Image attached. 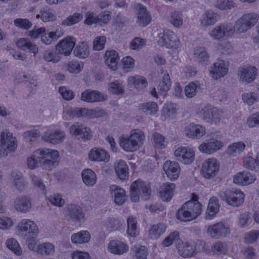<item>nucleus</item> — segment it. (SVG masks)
Masks as SVG:
<instances>
[{"instance_id": "f257e3e1", "label": "nucleus", "mask_w": 259, "mask_h": 259, "mask_svg": "<svg viewBox=\"0 0 259 259\" xmlns=\"http://www.w3.org/2000/svg\"><path fill=\"white\" fill-rule=\"evenodd\" d=\"M201 212L202 204L198 201L197 197L194 195L177 210L176 218L182 222H188L196 219Z\"/></svg>"}, {"instance_id": "f03ea898", "label": "nucleus", "mask_w": 259, "mask_h": 259, "mask_svg": "<svg viewBox=\"0 0 259 259\" xmlns=\"http://www.w3.org/2000/svg\"><path fill=\"white\" fill-rule=\"evenodd\" d=\"M34 156L43 169L50 170L57 165L59 154L57 150L39 148L34 152Z\"/></svg>"}, {"instance_id": "7ed1b4c3", "label": "nucleus", "mask_w": 259, "mask_h": 259, "mask_svg": "<svg viewBox=\"0 0 259 259\" xmlns=\"http://www.w3.org/2000/svg\"><path fill=\"white\" fill-rule=\"evenodd\" d=\"M144 139V133L140 129H135L131 132L128 137L121 138L120 145L124 151L134 152L139 148Z\"/></svg>"}, {"instance_id": "20e7f679", "label": "nucleus", "mask_w": 259, "mask_h": 259, "mask_svg": "<svg viewBox=\"0 0 259 259\" xmlns=\"http://www.w3.org/2000/svg\"><path fill=\"white\" fill-rule=\"evenodd\" d=\"M151 193L150 185L146 182L138 180L133 182L131 185L130 196L132 202H138L141 194L144 200H148Z\"/></svg>"}, {"instance_id": "39448f33", "label": "nucleus", "mask_w": 259, "mask_h": 259, "mask_svg": "<svg viewBox=\"0 0 259 259\" xmlns=\"http://www.w3.org/2000/svg\"><path fill=\"white\" fill-rule=\"evenodd\" d=\"M258 19V15L254 12L243 14L234 23L236 33L240 34L246 33L256 24Z\"/></svg>"}, {"instance_id": "423d86ee", "label": "nucleus", "mask_w": 259, "mask_h": 259, "mask_svg": "<svg viewBox=\"0 0 259 259\" xmlns=\"http://www.w3.org/2000/svg\"><path fill=\"white\" fill-rule=\"evenodd\" d=\"M17 146V140L12 133L6 131L0 133V157L7 156L14 151Z\"/></svg>"}, {"instance_id": "0eeeda50", "label": "nucleus", "mask_w": 259, "mask_h": 259, "mask_svg": "<svg viewBox=\"0 0 259 259\" xmlns=\"http://www.w3.org/2000/svg\"><path fill=\"white\" fill-rule=\"evenodd\" d=\"M236 33L235 25L231 23L224 22L215 26L209 32L210 36L214 40H221L233 36Z\"/></svg>"}, {"instance_id": "6e6552de", "label": "nucleus", "mask_w": 259, "mask_h": 259, "mask_svg": "<svg viewBox=\"0 0 259 259\" xmlns=\"http://www.w3.org/2000/svg\"><path fill=\"white\" fill-rule=\"evenodd\" d=\"M17 229L20 234L24 238L30 240L37 238L39 229L36 223L29 219L22 220L18 224Z\"/></svg>"}, {"instance_id": "1a4fd4ad", "label": "nucleus", "mask_w": 259, "mask_h": 259, "mask_svg": "<svg viewBox=\"0 0 259 259\" xmlns=\"http://www.w3.org/2000/svg\"><path fill=\"white\" fill-rule=\"evenodd\" d=\"M158 44L167 48H177L180 41L176 34L169 30H165L158 34Z\"/></svg>"}, {"instance_id": "9d476101", "label": "nucleus", "mask_w": 259, "mask_h": 259, "mask_svg": "<svg viewBox=\"0 0 259 259\" xmlns=\"http://www.w3.org/2000/svg\"><path fill=\"white\" fill-rule=\"evenodd\" d=\"M174 154L177 160L185 164H191L195 158V151L189 146L178 147Z\"/></svg>"}, {"instance_id": "9b49d317", "label": "nucleus", "mask_w": 259, "mask_h": 259, "mask_svg": "<svg viewBox=\"0 0 259 259\" xmlns=\"http://www.w3.org/2000/svg\"><path fill=\"white\" fill-rule=\"evenodd\" d=\"M219 169V164L214 158H208L205 160L202 165L201 173L204 178L210 179L214 177Z\"/></svg>"}, {"instance_id": "f8f14e48", "label": "nucleus", "mask_w": 259, "mask_h": 259, "mask_svg": "<svg viewBox=\"0 0 259 259\" xmlns=\"http://www.w3.org/2000/svg\"><path fill=\"white\" fill-rule=\"evenodd\" d=\"M65 136V133L63 131L49 127L44 133L41 139L49 143L57 144L62 142Z\"/></svg>"}, {"instance_id": "ddd939ff", "label": "nucleus", "mask_w": 259, "mask_h": 259, "mask_svg": "<svg viewBox=\"0 0 259 259\" xmlns=\"http://www.w3.org/2000/svg\"><path fill=\"white\" fill-rule=\"evenodd\" d=\"M207 232L211 238L219 239L227 236L230 230L228 225L220 222L208 226Z\"/></svg>"}, {"instance_id": "4468645a", "label": "nucleus", "mask_w": 259, "mask_h": 259, "mask_svg": "<svg viewBox=\"0 0 259 259\" xmlns=\"http://www.w3.org/2000/svg\"><path fill=\"white\" fill-rule=\"evenodd\" d=\"M70 134L78 139L90 140L92 137L91 129L79 122H75L69 128Z\"/></svg>"}, {"instance_id": "2eb2a0df", "label": "nucleus", "mask_w": 259, "mask_h": 259, "mask_svg": "<svg viewBox=\"0 0 259 259\" xmlns=\"http://www.w3.org/2000/svg\"><path fill=\"white\" fill-rule=\"evenodd\" d=\"M224 195L226 201L232 206H239L244 201V195L240 190L233 188L226 191Z\"/></svg>"}, {"instance_id": "dca6fc26", "label": "nucleus", "mask_w": 259, "mask_h": 259, "mask_svg": "<svg viewBox=\"0 0 259 259\" xmlns=\"http://www.w3.org/2000/svg\"><path fill=\"white\" fill-rule=\"evenodd\" d=\"M224 146V143L212 138L205 140L198 147L199 151L203 153L211 154L217 152Z\"/></svg>"}, {"instance_id": "f3484780", "label": "nucleus", "mask_w": 259, "mask_h": 259, "mask_svg": "<svg viewBox=\"0 0 259 259\" xmlns=\"http://www.w3.org/2000/svg\"><path fill=\"white\" fill-rule=\"evenodd\" d=\"M228 71V65L222 60H218L210 67V75L215 80L224 77Z\"/></svg>"}, {"instance_id": "a211bd4d", "label": "nucleus", "mask_w": 259, "mask_h": 259, "mask_svg": "<svg viewBox=\"0 0 259 259\" xmlns=\"http://www.w3.org/2000/svg\"><path fill=\"white\" fill-rule=\"evenodd\" d=\"M137 15V23L141 27H145L150 23L151 18L146 8L139 3L134 5Z\"/></svg>"}, {"instance_id": "6ab92c4d", "label": "nucleus", "mask_w": 259, "mask_h": 259, "mask_svg": "<svg viewBox=\"0 0 259 259\" xmlns=\"http://www.w3.org/2000/svg\"><path fill=\"white\" fill-rule=\"evenodd\" d=\"M76 39L72 36H67L60 40L56 46V50L60 54L69 56L75 47Z\"/></svg>"}, {"instance_id": "aec40b11", "label": "nucleus", "mask_w": 259, "mask_h": 259, "mask_svg": "<svg viewBox=\"0 0 259 259\" xmlns=\"http://www.w3.org/2000/svg\"><path fill=\"white\" fill-rule=\"evenodd\" d=\"M163 169L168 178L171 181H175L179 177L181 168L178 162L166 160L164 163Z\"/></svg>"}, {"instance_id": "412c9836", "label": "nucleus", "mask_w": 259, "mask_h": 259, "mask_svg": "<svg viewBox=\"0 0 259 259\" xmlns=\"http://www.w3.org/2000/svg\"><path fill=\"white\" fill-rule=\"evenodd\" d=\"M184 133L188 138L198 139L205 134V127L200 124L191 123L185 128Z\"/></svg>"}, {"instance_id": "4be33fe9", "label": "nucleus", "mask_w": 259, "mask_h": 259, "mask_svg": "<svg viewBox=\"0 0 259 259\" xmlns=\"http://www.w3.org/2000/svg\"><path fill=\"white\" fill-rule=\"evenodd\" d=\"M257 69L254 66L240 68L238 75L240 80L243 82L250 83L253 81L256 76Z\"/></svg>"}, {"instance_id": "5701e85b", "label": "nucleus", "mask_w": 259, "mask_h": 259, "mask_svg": "<svg viewBox=\"0 0 259 259\" xmlns=\"http://www.w3.org/2000/svg\"><path fill=\"white\" fill-rule=\"evenodd\" d=\"M89 158L92 161L107 162L109 161L110 155L105 149L95 147L90 150Z\"/></svg>"}, {"instance_id": "b1692460", "label": "nucleus", "mask_w": 259, "mask_h": 259, "mask_svg": "<svg viewBox=\"0 0 259 259\" xmlns=\"http://www.w3.org/2000/svg\"><path fill=\"white\" fill-rule=\"evenodd\" d=\"M14 206L17 211L27 213L31 208V200L29 197L25 196H18L14 201Z\"/></svg>"}, {"instance_id": "393cba45", "label": "nucleus", "mask_w": 259, "mask_h": 259, "mask_svg": "<svg viewBox=\"0 0 259 259\" xmlns=\"http://www.w3.org/2000/svg\"><path fill=\"white\" fill-rule=\"evenodd\" d=\"M255 180L256 177L254 175L247 171H243L234 176L233 182L235 184L245 186L253 183Z\"/></svg>"}, {"instance_id": "a878e982", "label": "nucleus", "mask_w": 259, "mask_h": 259, "mask_svg": "<svg viewBox=\"0 0 259 259\" xmlns=\"http://www.w3.org/2000/svg\"><path fill=\"white\" fill-rule=\"evenodd\" d=\"M107 248L110 252L118 255L122 254L128 250V245L118 240H111L109 243Z\"/></svg>"}, {"instance_id": "bb28decb", "label": "nucleus", "mask_w": 259, "mask_h": 259, "mask_svg": "<svg viewBox=\"0 0 259 259\" xmlns=\"http://www.w3.org/2000/svg\"><path fill=\"white\" fill-rule=\"evenodd\" d=\"M80 99L85 102L94 103L103 101L104 96L98 91L87 90L81 94Z\"/></svg>"}, {"instance_id": "cd10ccee", "label": "nucleus", "mask_w": 259, "mask_h": 259, "mask_svg": "<svg viewBox=\"0 0 259 259\" xmlns=\"http://www.w3.org/2000/svg\"><path fill=\"white\" fill-rule=\"evenodd\" d=\"M176 188L174 183H165L162 185L159 190V196L164 201H169L174 195Z\"/></svg>"}, {"instance_id": "c85d7f7f", "label": "nucleus", "mask_w": 259, "mask_h": 259, "mask_svg": "<svg viewBox=\"0 0 259 259\" xmlns=\"http://www.w3.org/2000/svg\"><path fill=\"white\" fill-rule=\"evenodd\" d=\"M16 44L19 49L24 51L28 50L30 53L33 54L34 56L38 53L37 46L27 38H21L17 41Z\"/></svg>"}, {"instance_id": "c756f323", "label": "nucleus", "mask_w": 259, "mask_h": 259, "mask_svg": "<svg viewBox=\"0 0 259 259\" xmlns=\"http://www.w3.org/2000/svg\"><path fill=\"white\" fill-rule=\"evenodd\" d=\"M110 191L112 196L114 197V202L117 205H121L125 202L126 196L123 189L116 185H112L110 187Z\"/></svg>"}, {"instance_id": "7c9ffc66", "label": "nucleus", "mask_w": 259, "mask_h": 259, "mask_svg": "<svg viewBox=\"0 0 259 259\" xmlns=\"http://www.w3.org/2000/svg\"><path fill=\"white\" fill-rule=\"evenodd\" d=\"M73 54L76 57L80 59L87 58L90 54L88 42L86 41L79 42L75 47Z\"/></svg>"}, {"instance_id": "2f4dec72", "label": "nucleus", "mask_w": 259, "mask_h": 259, "mask_svg": "<svg viewBox=\"0 0 259 259\" xmlns=\"http://www.w3.org/2000/svg\"><path fill=\"white\" fill-rule=\"evenodd\" d=\"M91 234L88 231L82 230L73 233L71 237V240L75 245L83 244L88 243L91 239Z\"/></svg>"}, {"instance_id": "473e14b6", "label": "nucleus", "mask_w": 259, "mask_h": 259, "mask_svg": "<svg viewBox=\"0 0 259 259\" xmlns=\"http://www.w3.org/2000/svg\"><path fill=\"white\" fill-rule=\"evenodd\" d=\"M114 169L116 175L121 180L128 179V166L125 161L119 160L114 163Z\"/></svg>"}, {"instance_id": "72a5a7b5", "label": "nucleus", "mask_w": 259, "mask_h": 259, "mask_svg": "<svg viewBox=\"0 0 259 259\" xmlns=\"http://www.w3.org/2000/svg\"><path fill=\"white\" fill-rule=\"evenodd\" d=\"M105 58L106 64L113 70L116 69L119 59L117 52L114 50L107 51L105 53Z\"/></svg>"}, {"instance_id": "f704fd0d", "label": "nucleus", "mask_w": 259, "mask_h": 259, "mask_svg": "<svg viewBox=\"0 0 259 259\" xmlns=\"http://www.w3.org/2000/svg\"><path fill=\"white\" fill-rule=\"evenodd\" d=\"M245 147L246 145L243 142H235L228 146L226 153L231 156L236 157L244 151Z\"/></svg>"}, {"instance_id": "c9c22d12", "label": "nucleus", "mask_w": 259, "mask_h": 259, "mask_svg": "<svg viewBox=\"0 0 259 259\" xmlns=\"http://www.w3.org/2000/svg\"><path fill=\"white\" fill-rule=\"evenodd\" d=\"M177 249L180 255L184 257H189L193 256L195 248L191 244L188 242H181L177 245Z\"/></svg>"}, {"instance_id": "e433bc0d", "label": "nucleus", "mask_w": 259, "mask_h": 259, "mask_svg": "<svg viewBox=\"0 0 259 259\" xmlns=\"http://www.w3.org/2000/svg\"><path fill=\"white\" fill-rule=\"evenodd\" d=\"M166 226L162 223L153 225L150 228L148 232V237L150 239L158 238L166 230Z\"/></svg>"}, {"instance_id": "4c0bfd02", "label": "nucleus", "mask_w": 259, "mask_h": 259, "mask_svg": "<svg viewBox=\"0 0 259 259\" xmlns=\"http://www.w3.org/2000/svg\"><path fill=\"white\" fill-rule=\"evenodd\" d=\"M82 181L88 187L93 186L97 182L95 172L91 169H84L81 173Z\"/></svg>"}, {"instance_id": "58836bf2", "label": "nucleus", "mask_w": 259, "mask_h": 259, "mask_svg": "<svg viewBox=\"0 0 259 259\" xmlns=\"http://www.w3.org/2000/svg\"><path fill=\"white\" fill-rule=\"evenodd\" d=\"M36 18H40L44 22L54 21L56 19L55 15L48 7L41 8L39 14L36 16Z\"/></svg>"}, {"instance_id": "ea45409f", "label": "nucleus", "mask_w": 259, "mask_h": 259, "mask_svg": "<svg viewBox=\"0 0 259 259\" xmlns=\"http://www.w3.org/2000/svg\"><path fill=\"white\" fill-rule=\"evenodd\" d=\"M194 57L199 63L206 65L209 61V56L205 48L198 47L195 50Z\"/></svg>"}, {"instance_id": "a19ab883", "label": "nucleus", "mask_w": 259, "mask_h": 259, "mask_svg": "<svg viewBox=\"0 0 259 259\" xmlns=\"http://www.w3.org/2000/svg\"><path fill=\"white\" fill-rule=\"evenodd\" d=\"M68 215L74 221H80L83 218V213L81 208L75 204L68 206Z\"/></svg>"}, {"instance_id": "79ce46f5", "label": "nucleus", "mask_w": 259, "mask_h": 259, "mask_svg": "<svg viewBox=\"0 0 259 259\" xmlns=\"http://www.w3.org/2000/svg\"><path fill=\"white\" fill-rule=\"evenodd\" d=\"M219 210L218 200L216 197H211L208 204L205 217L207 219H211Z\"/></svg>"}, {"instance_id": "37998d69", "label": "nucleus", "mask_w": 259, "mask_h": 259, "mask_svg": "<svg viewBox=\"0 0 259 259\" xmlns=\"http://www.w3.org/2000/svg\"><path fill=\"white\" fill-rule=\"evenodd\" d=\"M181 240L180 239V233L177 231L171 232L162 241V244L164 247H168L172 244L175 243L176 247L180 244Z\"/></svg>"}, {"instance_id": "c03bdc74", "label": "nucleus", "mask_w": 259, "mask_h": 259, "mask_svg": "<svg viewBox=\"0 0 259 259\" xmlns=\"http://www.w3.org/2000/svg\"><path fill=\"white\" fill-rule=\"evenodd\" d=\"M55 252L54 245L50 242H45L37 246V253L42 255H51Z\"/></svg>"}, {"instance_id": "a18cd8bd", "label": "nucleus", "mask_w": 259, "mask_h": 259, "mask_svg": "<svg viewBox=\"0 0 259 259\" xmlns=\"http://www.w3.org/2000/svg\"><path fill=\"white\" fill-rule=\"evenodd\" d=\"M128 82L129 84L134 85L136 89L139 90L145 88L148 84L146 78L139 75L130 76L128 78Z\"/></svg>"}, {"instance_id": "49530a36", "label": "nucleus", "mask_w": 259, "mask_h": 259, "mask_svg": "<svg viewBox=\"0 0 259 259\" xmlns=\"http://www.w3.org/2000/svg\"><path fill=\"white\" fill-rule=\"evenodd\" d=\"M11 179L14 186L17 189L22 190L24 188L25 182L21 173L13 171L11 174Z\"/></svg>"}, {"instance_id": "de8ad7c7", "label": "nucleus", "mask_w": 259, "mask_h": 259, "mask_svg": "<svg viewBox=\"0 0 259 259\" xmlns=\"http://www.w3.org/2000/svg\"><path fill=\"white\" fill-rule=\"evenodd\" d=\"M171 85V81L169 74L165 72L164 74L162 81L160 82L158 86V90L162 94H164L169 90Z\"/></svg>"}, {"instance_id": "09e8293b", "label": "nucleus", "mask_w": 259, "mask_h": 259, "mask_svg": "<svg viewBox=\"0 0 259 259\" xmlns=\"http://www.w3.org/2000/svg\"><path fill=\"white\" fill-rule=\"evenodd\" d=\"M169 22L176 28L181 27L183 23V15L181 12L174 11L170 14Z\"/></svg>"}, {"instance_id": "8fccbe9b", "label": "nucleus", "mask_w": 259, "mask_h": 259, "mask_svg": "<svg viewBox=\"0 0 259 259\" xmlns=\"http://www.w3.org/2000/svg\"><path fill=\"white\" fill-rule=\"evenodd\" d=\"M177 112V105L169 103L165 104L162 110V116L164 119L169 118L174 115Z\"/></svg>"}, {"instance_id": "3c124183", "label": "nucleus", "mask_w": 259, "mask_h": 259, "mask_svg": "<svg viewBox=\"0 0 259 259\" xmlns=\"http://www.w3.org/2000/svg\"><path fill=\"white\" fill-rule=\"evenodd\" d=\"M132 253L135 259H146L147 249L144 246H134L132 248Z\"/></svg>"}, {"instance_id": "603ef678", "label": "nucleus", "mask_w": 259, "mask_h": 259, "mask_svg": "<svg viewBox=\"0 0 259 259\" xmlns=\"http://www.w3.org/2000/svg\"><path fill=\"white\" fill-rule=\"evenodd\" d=\"M127 234L132 237H136L139 233L137 227V222L133 217H129L127 220Z\"/></svg>"}, {"instance_id": "864d4df0", "label": "nucleus", "mask_w": 259, "mask_h": 259, "mask_svg": "<svg viewBox=\"0 0 259 259\" xmlns=\"http://www.w3.org/2000/svg\"><path fill=\"white\" fill-rule=\"evenodd\" d=\"M209 94L215 101L222 102L227 99V94L223 89L214 88L210 90Z\"/></svg>"}, {"instance_id": "5fc2aeb1", "label": "nucleus", "mask_w": 259, "mask_h": 259, "mask_svg": "<svg viewBox=\"0 0 259 259\" xmlns=\"http://www.w3.org/2000/svg\"><path fill=\"white\" fill-rule=\"evenodd\" d=\"M211 251L217 254H225L228 251V246L226 242L217 241L211 247Z\"/></svg>"}, {"instance_id": "6e6d98bb", "label": "nucleus", "mask_w": 259, "mask_h": 259, "mask_svg": "<svg viewBox=\"0 0 259 259\" xmlns=\"http://www.w3.org/2000/svg\"><path fill=\"white\" fill-rule=\"evenodd\" d=\"M139 107L140 109L147 114H154L158 111L157 105L155 102L141 104Z\"/></svg>"}, {"instance_id": "4d7b16f0", "label": "nucleus", "mask_w": 259, "mask_h": 259, "mask_svg": "<svg viewBox=\"0 0 259 259\" xmlns=\"http://www.w3.org/2000/svg\"><path fill=\"white\" fill-rule=\"evenodd\" d=\"M215 7L221 10H230L235 7L233 0H217Z\"/></svg>"}, {"instance_id": "13d9d810", "label": "nucleus", "mask_w": 259, "mask_h": 259, "mask_svg": "<svg viewBox=\"0 0 259 259\" xmlns=\"http://www.w3.org/2000/svg\"><path fill=\"white\" fill-rule=\"evenodd\" d=\"M217 21L216 16L211 11H207L202 19L201 20V25L206 27L209 25L214 24Z\"/></svg>"}, {"instance_id": "bf43d9fd", "label": "nucleus", "mask_w": 259, "mask_h": 259, "mask_svg": "<svg viewBox=\"0 0 259 259\" xmlns=\"http://www.w3.org/2000/svg\"><path fill=\"white\" fill-rule=\"evenodd\" d=\"M199 89V84L194 82H191L186 86L185 94L187 98H191L196 95Z\"/></svg>"}, {"instance_id": "052dcab7", "label": "nucleus", "mask_w": 259, "mask_h": 259, "mask_svg": "<svg viewBox=\"0 0 259 259\" xmlns=\"http://www.w3.org/2000/svg\"><path fill=\"white\" fill-rule=\"evenodd\" d=\"M7 247L17 255L22 253V250L17 241L14 238L8 239L6 242Z\"/></svg>"}, {"instance_id": "680f3d73", "label": "nucleus", "mask_w": 259, "mask_h": 259, "mask_svg": "<svg viewBox=\"0 0 259 259\" xmlns=\"http://www.w3.org/2000/svg\"><path fill=\"white\" fill-rule=\"evenodd\" d=\"M212 108L210 106L204 107L198 113L199 117L207 122H211Z\"/></svg>"}, {"instance_id": "e2e57ef3", "label": "nucleus", "mask_w": 259, "mask_h": 259, "mask_svg": "<svg viewBox=\"0 0 259 259\" xmlns=\"http://www.w3.org/2000/svg\"><path fill=\"white\" fill-rule=\"evenodd\" d=\"M82 18V15L80 13H76L64 19L62 22V24L67 26H71L79 22Z\"/></svg>"}, {"instance_id": "0e129e2a", "label": "nucleus", "mask_w": 259, "mask_h": 259, "mask_svg": "<svg viewBox=\"0 0 259 259\" xmlns=\"http://www.w3.org/2000/svg\"><path fill=\"white\" fill-rule=\"evenodd\" d=\"M243 165L245 168L250 170L257 171L259 169V164L256 159H254L251 157L244 158Z\"/></svg>"}, {"instance_id": "69168bd1", "label": "nucleus", "mask_w": 259, "mask_h": 259, "mask_svg": "<svg viewBox=\"0 0 259 259\" xmlns=\"http://www.w3.org/2000/svg\"><path fill=\"white\" fill-rule=\"evenodd\" d=\"M44 59L46 61L56 63L59 61L60 57L55 51H47L44 53Z\"/></svg>"}, {"instance_id": "338daca9", "label": "nucleus", "mask_w": 259, "mask_h": 259, "mask_svg": "<svg viewBox=\"0 0 259 259\" xmlns=\"http://www.w3.org/2000/svg\"><path fill=\"white\" fill-rule=\"evenodd\" d=\"M31 183L33 186L39 190L45 192L46 190V186L42 180L37 176L32 174L30 175Z\"/></svg>"}, {"instance_id": "774afa93", "label": "nucleus", "mask_w": 259, "mask_h": 259, "mask_svg": "<svg viewBox=\"0 0 259 259\" xmlns=\"http://www.w3.org/2000/svg\"><path fill=\"white\" fill-rule=\"evenodd\" d=\"M40 132L37 129H31L25 132L23 134L24 139L27 141H32L40 136Z\"/></svg>"}]
</instances>
